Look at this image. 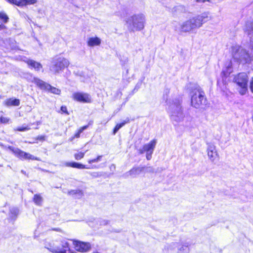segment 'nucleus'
<instances>
[{
    "mask_svg": "<svg viewBox=\"0 0 253 253\" xmlns=\"http://www.w3.org/2000/svg\"><path fill=\"white\" fill-rule=\"evenodd\" d=\"M128 29L131 31H141L145 27V16L142 13L135 14L125 20Z\"/></svg>",
    "mask_w": 253,
    "mask_h": 253,
    "instance_id": "f257e3e1",
    "label": "nucleus"
},
{
    "mask_svg": "<svg viewBox=\"0 0 253 253\" xmlns=\"http://www.w3.org/2000/svg\"><path fill=\"white\" fill-rule=\"evenodd\" d=\"M191 103L196 108H202L206 103L204 92L200 88H196L191 93Z\"/></svg>",
    "mask_w": 253,
    "mask_h": 253,
    "instance_id": "f03ea898",
    "label": "nucleus"
},
{
    "mask_svg": "<svg viewBox=\"0 0 253 253\" xmlns=\"http://www.w3.org/2000/svg\"><path fill=\"white\" fill-rule=\"evenodd\" d=\"M248 77L245 73H240L235 75L233 82L237 85V90L240 94L243 95L248 92Z\"/></svg>",
    "mask_w": 253,
    "mask_h": 253,
    "instance_id": "7ed1b4c3",
    "label": "nucleus"
},
{
    "mask_svg": "<svg viewBox=\"0 0 253 253\" xmlns=\"http://www.w3.org/2000/svg\"><path fill=\"white\" fill-rule=\"evenodd\" d=\"M27 78L29 82L35 84L42 89L50 91L51 93L55 94H59L60 93L61 91L58 88L51 86L50 84L39 78L33 77L31 75H28Z\"/></svg>",
    "mask_w": 253,
    "mask_h": 253,
    "instance_id": "20e7f679",
    "label": "nucleus"
},
{
    "mask_svg": "<svg viewBox=\"0 0 253 253\" xmlns=\"http://www.w3.org/2000/svg\"><path fill=\"white\" fill-rule=\"evenodd\" d=\"M70 64L69 60L63 57L58 58L50 67V69L55 73H58L67 68Z\"/></svg>",
    "mask_w": 253,
    "mask_h": 253,
    "instance_id": "39448f33",
    "label": "nucleus"
},
{
    "mask_svg": "<svg viewBox=\"0 0 253 253\" xmlns=\"http://www.w3.org/2000/svg\"><path fill=\"white\" fill-rule=\"evenodd\" d=\"M234 58L242 64L250 62L252 57L247 51L242 47H238L233 54Z\"/></svg>",
    "mask_w": 253,
    "mask_h": 253,
    "instance_id": "423d86ee",
    "label": "nucleus"
},
{
    "mask_svg": "<svg viewBox=\"0 0 253 253\" xmlns=\"http://www.w3.org/2000/svg\"><path fill=\"white\" fill-rule=\"evenodd\" d=\"M72 97L74 100L81 103H90L92 102L90 95L84 92H74Z\"/></svg>",
    "mask_w": 253,
    "mask_h": 253,
    "instance_id": "0eeeda50",
    "label": "nucleus"
},
{
    "mask_svg": "<svg viewBox=\"0 0 253 253\" xmlns=\"http://www.w3.org/2000/svg\"><path fill=\"white\" fill-rule=\"evenodd\" d=\"M157 141L156 140H152L148 143L145 144L142 149L139 150V153L143 154L145 152L146 153V157L148 160L151 159L152 154L153 153L154 148L156 145Z\"/></svg>",
    "mask_w": 253,
    "mask_h": 253,
    "instance_id": "6e6552de",
    "label": "nucleus"
},
{
    "mask_svg": "<svg viewBox=\"0 0 253 253\" xmlns=\"http://www.w3.org/2000/svg\"><path fill=\"white\" fill-rule=\"evenodd\" d=\"M208 18V16L207 13H202L201 15L194 16L190 19L194 29H196L201 27L203 23L207 21Z\"/></svg>",
    "mask_w": 253,
    "mask_h": 253,
    "instance_id": "1a4fd4ad",
    "label": "nucleus"
},
{
    "mask_svg": "<svg viewBox=\"0 0 253 253\" xmlns=\"http://www.w3.org/2000/svg\"><path fill=\"white\" fill-rule=\"evenodd\" d=\"M170 109L171 110V116L173 120L178 122L183 119V114L180 105H173L171 106Z\"/></svg>",
    "mask_w": 253,
    "mask_h": 253,
    "instance_id": "9d476101",
    "label": "nucleus"
},
{
    "mask_svg": "<svg viewBox=\"0 0 253 253\" xmlns=\"http://www.w3.org/2000/svg\"><path fill=\"white\" fill-rule=\"evenodd\" d=\"M207 151L208 158L211 161L214 162L218 160V155L214 145L209 144Z\"/></svg>",
    "mask_w": 253,
    "mask_h": 253,
    "instance_id": "9b49d317",
    "label": "nucleus"
},
{
    "mask_svg": "<svg viewBox=\"0 0 253 253\" xmlns=\"http://www.w3.org/2000/svg\"><path fill=\"white\" fill-rule=\"evenodd\" d=\"M73 245L76 250L80 252H86L90 249V245L88 243L74 241Z\"/></svg>",
    "mask_w": 253,
    "mask_h": 253,
    "instance_id": "f8f14e48",
    "label": "nucleus"
},
{
    "mask_svg": "<svg viewBox=\"0 0 253 253\" xmlns=\"http://www.w3.org/2000/svg\"><path fill=\"white\" fill-rule=\"evenodd\" d=\"M20 59L26 63L28 67L31 69H34L36 71H38L42 68V66L40 63L33 60L28 59L27 57H20Z\"/></svg>",
    "mask_w": 253,
    "mask_h": 253,
    "instance_id": "ddd939ff",
    "label": "nucleus"
},
{
    "mask_svg": "<svg viewBox=\"0 0 253 253\" xmlns=\"http://www.w3.org/2000/svg\"><path fill=\"white\" fill-rule=\"evenodd\" d=\"M17 156L23 160H38L40 159L29 153H26L20 150L17 149Z\"/></svg>",
    "mask_w": 253,
    "mask_h": 253,
    "instance_id": "4468645a",
    "label": "nucleus"
},
{
    "mask_svg": "<svg viewBox=\"0 0 253 253\" xmlns=\"http://www.w3.org/2000/svg\"><path fill=\"white\" fill-rule=\"evenodd\" d=\"M192 23L189 19L183 22L181 25V30L183 32H189L194 29Z\"/></svg>",
    "mask_w": 253,
    "mask_h": 253,
    "instance_id": "2eb2a0df",
    "label": "nucleus"
},
{
    "mask_svg": "<svg viewBox=\"0 0 253 253\" xmlns=\"http://www.w3.org/2000/svg\"><path fill=\"white\" fill-rule=\"evenodd\" d=\"M101 40L97 37H90L87 39V45L90 47L98 46L101 44Z\"/></svg>",
    "mask_w": 253,
    "mask_h": 253,
    "instance_id": "dca6fc26",
    "label": "nucleus"
},
{
    "mask_svg": "<svg viewBox=\"0 0 253 253\" xmlns=\"http://www.w3.org/2000/svg\"><path fill=\"white\" fill-rule=\"evenodd\" d=\"M65 166L66 167H70L74 168H77L79 169H90V167H86L85 165H84L81 164H79L76 162H67L65 164ZM96 167H92L91 168H96Z\"/></svg>",
    "mask_w": 253,
    "mask_h": 253,
    "instance_id": "f3484780",
    "label": "nucleus"
},
{
    "mask_svg": "<svg viewBox=\"0 0 253 253\" xmlns=\"http://www.w3.org/2000/svg\"><path fill=\"white\" fill-rule=\"evenodd\" d=\"M144 169V167L133 168L129 171L128 174L131 177H136L143 171Z\"/></svg>",
    "mask_w": 253,
    "mask_h": 253,
    "instance_id": "a211bd4d",
    "label": "nucleus"
},
{
    "mask_svg": "<svg viewBox=\"0 0 253 253\" xmlns=\"http://www.w3.org/2000/svg\"><path fill=\"white\" fill-rule=\"evenodd\" d=\"M37 0H17V6H23L27 5L34 4Z\"/></svg>",
    "mask_w": 253,
    "mask_h": 253,
    "instance_id": "6ab92c4d",
    "label": "nucleus"
},
{
    "mask_svg": "<svg viewBox=\"0 0 253 253\" xmlns=\"http://www.w3.org/2000/svg\"><path fill=\"white\" fill-rule=\"evenodd\" d=\"M48 249L52 253H67L66 252V249H63L62 247L60 246H50V247Z\"/></svg>",
    "mask_w": 253,
    "mask_h": 253,
    "instance_id": "aec40b11",
    "label": "nucleus"
},
{
    "mask_svg": "<svg viewBox=\"0 0 253 253\" xmlns=\"http://www.w3.org/2000/svg\"><path fill=\"white\" fill-rule=\"evenodd\" d=\"M73 242H74V241L71 240H64L61 242V246L63 249H66V252L67 253V251H69L70 246L71 244H73Z\"/></svg>",
    "mask_w": 253,
    "mask_h": 253,
    "instance_id": "412c9836",
    "label": "nucleus"
},
{
    "mask_svg": "<svg viewBox=\"0 0 253 253\" xmlns=\"http://www.w3.org/2000/svg\"><path fill=\"white\" fill-rule=\"evenodd\" d=\"M3 104L7 107L16 105V99H8L3 102Z\"/></svg>",
    "mask_w": 253,
    "mask_h": 253,
    "instance_id": "4be33fe9",
    "label": "nucleus"
},
{
    "mask_svg": "<svg viewBox=\"0 0 253 253\" xmlns=\"http://www.w3.org/2000/svg\"><path fill=\"white\" fill-rule=\"evenodd\" d=\"M232 72L231 64L230 63H229L228 65L226 67L225 69H224L222 71V74L225 77L228 76Z\"/></svg>",
    "mask_w": 253,
    "mask_h": 253,
    "instance_id": "5701e85b",
    "label": "nucleus"
},
{
    "mask_svg": "<svg viewBox=\"0 0 253 253\" xmlns=\"http://www.w3.org/2000/svg\"><path fill=\"white\" fill-rule=\"evenodd\" d=\"M128 122V120L125 121L122 123L117 124L114 129V134H115L122 127Z\"/></svg>",
    "mask_w": 253,
    "mask_h": 253,
    "instance_id": "b1692460",
    "label": "nucleus"
},
{
    "mask_svg": "<svg viewBox=\"0 0 253 253\" xmlns=\"http://www.w3.org/2000/svg\"><path fill=\"white\" fill-rule=\"evenodd\" d=\"M34 201L36 204L40 205L42 202V198L40 195H35L34 198Z\"/></svg>",
    "mask_w": 253,
    "mask_h": 253,
    "instance_id": "393cba45",
    "label": "nucleus"
},
{
    "mask_svg": "<svg viewBox=\"0 0 253 253\" xmlns=\"http://www.w3.org/2000/svg\"><path fill=\"white\" fill-rule=\"evenodd\" d=\"M86 126H84L83 127L80 128L78 131L75 134L73 137H72L70 138V141H72L75 138H79L80 136V134L83 132V131L85 129Z\"/></svg>",
    "mask_w": 253,
    "mask_h": 253,
    "instance_id": "a878e982",
    "label": "nucleus"
},
{
    "mask_svg": "<svg viewBox=\"0 0 253 253\" xmlns=\"http://www.w3.org/2000/svg\"><path fill=\"white\" fill-rule=\"evenodd\" d=\"M85 152H79L74 155V157L76 160H80L84 158Z\"/></svg>",
    "mask_w": 253,
    "mask_h": 253,
    "instance_id": "bb28decb",
    "label": "nucleus"
},
{
    "mask_svg": "<svg viewBox=\"0 0 253 253\" xmlns=\"http://www.w3.org/2000/svg\"><path fill=\"white\" fill-rule=\"evenodd\" d=\"M0 19H1L3 22L6 23L7 22L8 17L4 12H0Z\"/></svg>",
    "mask_w": 253,
    "mask_h": 253,
    "instance_id": "cd10ccee",
    "label": "nucleus"
},
{
    "mask_svg": "<svg viewBox=\"0 0 253 253\" xmlns=\"http://www.w3.org/2000/svg\"><path fill=\"white\" fill-rule=\"evenodd\" d=\"M246 31L249 35L253 32V24L250 23L247 26Z\"/></svg>",
    "mask_w": 253,
    "mask_h": 253,
    "instance_id": "c85d7f7f",
    "label": "nucleus"
},
{
    "mask_svg": "<svg viewBox=\"0 0 253 253\" xmlns=\"http://www.w3.org/2000/svg\"><path fill=\"white\" fill-rule=\"evenodd\" d=\"M101 158H102V156H98L97 158H96L95 159L89 160L88 161V163L89 164H91L93 163L98 162L99 161H100L101 160Z\"/></svg>",
    "mask_w": 253,
    "mask_h": 253,
    "instance_id": "c756f323",
    "label": "nucleus"
},
{
    "mask_svg": "<svg viewBox=\"0 0 253 253\" xmlns=\"http://www.w3.org/2000/svg\"><path fill=\"white\" fill-rule=\"evenodd\" d=\"M0 122L2 124H7L9 122V119L5 117H1L0 118Z\"/></svg>",
    "mask_w": 253,
    "mask_h": 253,
    "instance_id": "7c9ffc66",
    "label": "nucleus"
},
{
    "mask_svg": "<svg viewBox=\"0 0 253 253\" xmlns=\"http://www.w3.org/2000/svg\"><path fill=\"white\" fill-rule=\"evenodd\" d=\"M30 127L28 126H22L17 128L18 131H26L29 130Z\"/></svg>",
    "mask_w": 253,
    "mask_h": 253,
    "instance_id": "2f4dec72",
    "label": "nucleus"
},
{
    "mask_svg": "<svg viewBox=\"0 0 253 253\" xmlns=\"http://www.w3.org/2000/svg\"><path fill=\"white\" fill-rule=\"evenodd\" d=\"M60 110L62 113L68 114L67 109L66 106H61Z\"/></svg>",
    "mask_w": 253,
    "mask_h": 253,
    "instance_id": "473e14b6",
    "label": "nucleus"
},
{
    "mask_svg": "<svg viewBox=\"0 0 253 253\" xmlns=\"http://www.w3.org/2000/svg\"><path fill=\"white\" fill-rule=\"evenodd\" d=\"M11 214L10 215L11 219V220H12L13 223H14L16 214L14 212H12V211H11Z\"/></svg>",
    "mask_w": 253,
    "mask_h": 253,
    "instance_id": "72a5a7b5",
    "label": "nucleus"
},
{
    "mask_svg": "<svg viewBox=\"0 0 253 253\" xmlns=\"http://www.w3.org/2000/svg\"><path fill=\"white\" fill-rule=\"evenodd\" d=\"M250 89L251 91L253 93V78L252 79L250 83Z\"/></svg>",
    "mask_w": 253,
    "mask_h": 253,
    "instance_id": "f704fd0d",
    "label": "nucleus"
},
{
    "mask_svg": "<svg viewBox=\"0 0 253 253\" xmlns=\"http://www.w3.org/2000/svg\"><path fill=\"white\" fill-rule=\"evenodd\" d=\"M101 222H102V224H103V225H105V224H107L108 223V222L107 221H106V220H102L101 221Z\"/></svg>",
    "mask_w": 253,
    "mask_h": 253,
    "instance_id": "c9c22d12",
    "label": "nucleus"
},
{
    "mask_svg": "<svg viewBox=\"0 0 253 253\" xmlns=\"http://www.w3.org/2000/svg\"><path fill=\"white\" fill-rule=\"evenodd\" d=\"M38 139H39L40 140H43L44 139V136H40L38 137Z\"/></svg>",
    "mask_w": 253,
    "mask_h": 253,
    "instance_id": "e433bc0d",
    "label": "nucleus"
},
{
    "mask_svg": "<svg viewBox=\"0 0 253 253\" xmlns=\"http://www.w3.org/2000/svg\"><path fill=\"white\" fill-rule=\"evenodd\" d=\"M197 2H204L205 0H195Z\"/></svg>",
    "mask_w": 253,
    "mask_h": 253,
    "instance_id": "4c0bfd02",
    "label": "nucleus"
},
{
    "mask_svg": "<svg viewBox=\"0 0 253 253\" xmlns=\"http://www.w3.org/2000/svg\"><path fill=\"white\" fill-rule=\"evenodd\" d=\"M4 27V26L3 25H0V30L2 29Z\"/></svg>",
    "mask_w": 253,
    "mask_h": 253,
    "instance_id": "58836bf2",
    "label": "nucleus"
},
{
    "mask_svg": "<svg viewBox=\"0 0 253 253\" xmlns=\"http://www.w3.org/2000/svg\"><path fill=\"white\" fill-rule=\"evenodd\" d=\"M115 166H114V165H112V166H111V169H115Z\"/></svg>",
    "mask_w": 253,
    "mask_h": 253,
    "instance_id": "ea45409f",
    "label": "nucleus"
},
{
    "mask_svg": "<svg viewBox=\"0 0 253 253\" xmlns=\"http://www.w3.org/2000/svg\"><path fill=\"white\" fill-rule=\"evenodd\" d=\"M18 104H19V101L17 99V103H16L17 106L18 105Z\"/></svg>",
    "mask_w": 253,
    "mask_h": 253,
    "instance_id": "a19ab883",
    "label": "nucleus"
},
{
    "mask_svg": "<svg viewBox=\"0 0 253 253\" xmlns=\"http://www.w3.org/2000/svg\"><path fill=\"white\" fill-rule=\"evenodd\" d=\"M184 248H185V249H187V247L184 246Z\"/></svg>",
    "mask_w": 253,
    "mask_h": 253,
    "instance_id": "79ce46f5",
    "label": "nucleus"
}]
</instances>
